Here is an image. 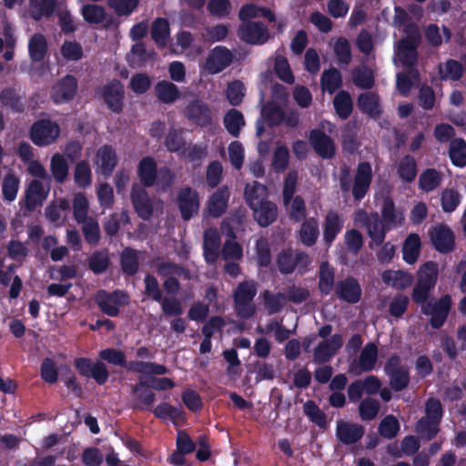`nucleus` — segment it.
<instances>
[{
	"label": "nucleus",
	"instance_id": "nucleus-1",
	"mask_svg": "<svg viewBox=\"0 0 466 466\" xmlns=\"http://www.w3.org/2000/svg\"><path fill=\"white\" fill-rule=\"evenodd\" d=\"M372 177V168L369 162L362 161L358 164L353 180L350 167L343 166L339 178L340 190L343 194L351 191L354 201L360 203L368 194Z\"/></svg>",
	"mask_w": 466,
	"mask_h": 466
},
{
	"label": "nucleus",
	"instance_id": "nucleus-2",
	"mask_svg": "<svg viewBox=\"0 0 466 466\" xmlns=\"http://www.w3.org/2000/svg\"><path fill=\"white\" fill-rule=\"evenodd\" d=\"M310 263V258L305 251L292 248H283L276 258L277 268L283 275L291 274L296 269L303 275L309 270Z\"/></svg>",
	"mask_w": 466,
	"mask_h": 466
},
{
	"label": "nucleus",
	"instance_id": "nucleus-3",
	"mask_svg": "<svg viewBox=\"0 0 466 466\" xmlns=\"http://www.w3.org/2000/svg\"><path fill=\"white\" fill-rule=\"evenodd\" d=\"M257 295V284L254 280L239 282L233 293L234 308L237 315L244 319H250L256 312L252 301Z\"/></svg>",
	"mask_w": 466,
	"mask_h": 466
},
{
	"label": "nucleus",
	"instance_id": "nucleus-4",
	"mask_svg": "<svg viewBox=\"0 0 466 466\" xmlns=\"http://www.w3.org/2000/svg\"><path fill=\"white\" fill-rule=\"evenodd\" d=\"M60 135L59 125L49 119L41 118L34 122L29 130L31 141L37 147L50 146Z\"/></svg>",
	"mask_w": 466,
	"mask_h": 466
},
{
	"label": "nucleus",
	"instance_id": "nucleus-5",
	"mask_svg": "<svg viewBox=\"0 0 466 466\" xmlns=\"http://www.w3.org/2000/svg\"><path fill=\"white\" fill-rule=\"evenodd\" d=\"M355 219L364 221L368 236L370 238L369 247L371 249L380 247L384 243L387 231L391 229L381 221L377 212H373L369 216L365 210L360 209L356 212Z\"/></svg>",
	"mask_w": 466,
	"mask_h": 466
},
{
	"label": "nucleus",
	"instance_id": "nucleus-6",
	"mask_svg": "<svg viewBox=\"0 0 466 466\" xmlns=\"http://www.w3.org/2000/svg\"><path fill=\"white\" fill-rule=\"evenodd\" d=\"M96 303L99 309L109 317H117L120 307L129 303V296L127 292L116 289L108 292L106 289H99L95 296Z\"/></svg>",
	"mask_w": 466,
	"mask_h": 466
},
{
	"label": "nucleus",
	"instance_id": "nucleus-7",
	"mask_svg": "<svg viewBox=\"0 0 466 466\" xmlns=\"http://www.w3.org/2000/svg\"><path fill=\"white\" fill-rule=\"evenodd\" d=\"M74 366L81 376L92 378L98 385H104L108 380L109 371L100 360L94 362L91 359L80 357L75 359Z\"/></svg>",
	"mask_w": 466,
	"mask_h": 466
},
{
	"label": "nucleus",
	"instance_id": "nucleus-8",
	"mask_svg": "<svg viewBox=\"0 0 466 466\" xmlns=\"http://www.w3.org/2000/svg\"><path fill=\"white\" fill-rule=\"evenodd\" d=\"M451 308V298L446 294L435 302H429L423 305L421 312L424 315H431L430 325L434 329H441L449 316Z\"/></svg>",
	"mask_w": 466,
	"mask_h": 466
},
{
	"label": "nucleus",
	"instance_id": "nucleus-9",
	"mask_svg": "<svg viewBox=\"0 0 466 466\" xmlns=\"http://www.w3.org/2000/svg\"><path fill=\"white\" fill-rule=\"evenodd\" d=\"M78 81L71 74H66L58 79L51 90V99L56 105H62L71 102L76 96Z\"/></svg>",
	"mask_w": 466,
	"mask_h": 466
},
{
	"label": "nucleus",
	"instance_id": "nucleus-10",
	"mask_svg": "<svg viewBox=\"0 0 466 466\" xmlns=\"http://www.w3.org/2000/svg\"><path fill=\"white\" fill-rule=\"evenodd\" d=\"M177 204L184 221H188L198 215L200 208L199 195L196 189L187 186L179 189Z\"/></svg>",
	"mask_w": 466,
	"mask_h": 466
},
{
	"label": "nucleus",
	"instance_id": "nucleus-11",
	"mask_svg": "<svg viewBox=\"0 0 466 466\" xmlns=\"http://www.w3.org/2000/svg\"><path fill=\"white\" fill-rule=\"evenodd\" d=\"M101 96L107 108L115 113L121 114L124 109L125 87L118 79H113L102 87Z\"/></svg>",
	"mask_w": 466,
	"mask_h": 466
},
{
	"label": "nucleus",
	"instance_id": "nucleus-12",
	"mask_svg": "<svg viewBox=\"0 0 466 466\" xmlns=\"http://www.w3.org/2000/svg\"><path fill=\"white\" fill-rule=\"evenodd\" d=\"M429 237L434 248L441 254H449L455 248V235L446 224H439L429 230Z\"/></svg>",
	"mask_w": 466,
	"mask_h": 466
},
{
	"label": "nucleus",
	"instance_id": "nucleus-13",
	"mask_svg": "<svg viewBox=\"0 0 466 466\" xmlns=\"http://www.w3.org/2000/svg\"><path fill=\"white\" fill-rule=\"evenodd\" d=\"M238 37L250 45H264L270 38L268 26L262 22L241 24L238 29Z\"/></svg>",
	"mask_w": 466,
	"mask_h": 466
},
{
	"label": "nucleus",
	"instance_id": "nucleus-14",
	"mask_svg": "<svg viewBox=\"0 0 466 466\" xmlns=\"http://www.w3.org/2000/svg\"><path fill=\"white\" fill-rule=\"evenodd\" d=\"M309 144L315 153L323 159H330L336 154L334 140L320 128H313L309 131Z\"/></svg>",
	"mask_w": 466,
	"mask_h": 466
},
{
	"label": "nucleus",
	"instance_id": "nucleus-15",
	"mask_svg": "<svg viewBox=\"0 0 466 466\" xmlns=\"http://www.w3.org/2000/svg\"><path fill=\"white\" fill-rule=\"evenodd\" d=\"M420 43V35L415 28L413 33H409L401 38L398 44V53L403 66L413 67L418 60L417 49Z\"/></svg>",
	"mask_w": 466,
	"mask_h": 466
},
{
	"label": "nucleus",
	"instance_id": "nucleus-16",
	"mask_svg": "<svg viewBox=\"0 0 466 466\" xmlns=\"http://www.w3.org/2000/svg\"><path fill=\"white\" fill-rule=\"evenodd\" d=\"M342 346L343 338L339 333L333 334L329 339H323L314 350V362L317 364L329 362Z\"/></svg>",
	"mask_w": 466,
	"mask_h": 466
},
{
	"label": "nucleus",
	"instance_id": "nucleus-17",
	"mask_svg": "<svg viewBox=\"0 0 466 466\" xmlns=\"http://www.w3.org/2000/svg\"><path fill=\"white\" fill-rule=\"evenodd\" d=\"M131 201L137 216L143 220H148L153 215V204L147 191L138 184H133Z\"/></svg>",
	"mask_w": 466,
	"mask_h": 466
},
{
	"label": "nucleus",
	"instance_id": "nucleus-18",
	"mask_svg": "<svg viewBox=\"0 0 466 466\" xmlns=\"http://www.w3.org/2000/svg\"><path fill=\"white\" fill-rule=\"evenodd\" d=\"M378 360V347L373 342H369L362 349L358 361L350 364L349 371L354 375L361 372H369L374 370Z\"/></svg>",
	"mask_w": 466,
	"mask_h": 466
},
{
	"label": "nucleus",
	"instance_id": "nucleus-19",
	"mask_svg": "<svg viewBox=\"0 0 466 466\" xmlns=\"http://www.w3.org/2000/svg\"><path fill=\"white\" fill-rule=\"evenodd\" d=\"M365 434V427L359 423L339 420L336 425V437L344 445L359 442Z\"/></svg>",
	"mask_w": 466,
	"mask_h": 466
},
{
	"label": "nucleus",
	"instance_id": "nucleus-20",
	"mask_svg": "<svg viewBox=\"0 0 466 466\" xmlns=\"http://www.w3.org/2000/svg\"><path fill=\"white\" fill-rule=\"evenodd\" d=\"M361 287L359 281L353 277H348L339 280L335 285L337 298L350 304H355L361 298Z\"/></svg>",
	"mask_w": 466,
	"mask_h": 466
},
{
	"label": "nucleus",
	"instance_id": "nucleus-21",
	"mask_svg": "<svg viewBox=\"0 0 466 466\" xmlns=\"http://www.w3.org/2000/svg\"><path fill=\"white\" fill-rule=\"evenodd\" d=\"M185 116L199 127H208L211 124L212 115L209 106L204 102L195 99L186 106Z\"/></svg>",
	"mask_w": 466,
	"mask_h": 466
},
{
	"label": "nucleus",
	"instance_id": "nucleus-22",
	"mask_svg": "<svg viewBox=\"0 0 466 466\" xmlns=\"http://www.w3.org/2000/svg\"><path fill=\"white\" fill-rule=\"evenodd\" d=\"M229 196V190L227 186L218 187L211 194L207 203L208 215L212 218L221 217L228 208Z\"/></svg>",
	"mask_w": 466,
	"mask_h": 466
},
{
	"label": "nucleus",
	"instance_id": "nucleus-23",
	"mask_svg": "<svg viewBox=\"0 0 466 466\" xmlns=\"http://www.w3.org/2000/svg\"><path fill=\"white\" fill-rule=\"evenodd\" d=\"M233 56L226 46H216L207 58V66L213 73H219L227 68L232 62Z\"/></svg>",
	"mask_w": 466,
	"mask_h": 466
},
{
	"label": "nucleus",
	"instance_id": "nucleus-24",
	"mask_svg": "<svg viewBox=\"0 0 466 466\" xmlns=\"http://www.w3.org/2000/svg\"><path fill=\"white\" fill-rule=\"evenodd\" d=\"M149 381L140 380L132 386V393L137 396V402L133 409L140 410H150L156 400V394L149 390Z\"/></svg>",
	"mask_w": 466,
	"mask_h": 466
},
{
	"label": "nucleus",
	"instance_id": "nucleus-25",
	"mask_svg": "<svg viewBox=\"0 0 466 466\" xmlns=\"http://www.w3.org/2000/svg\"><path fill=\"white\" fill-rule=\"evenodd\" d=\"M157 162L152 157H143L137 166V177L143 187H151L156 184L157 175Z\"/></svg>",
	"mask_w": 466,
	"mask_h": 466
},
{
	"label": "nucleus",
	"instance_id": "nucleus-26",
	"mask_svg": "<svg viewBox=\"0 0 466 466\" xmlns=\"http://www.w3.org/2000/svg\"><path fill=\"white\" fill-rule=\"evenodd\" d=\"M48 191L45 189L43 183L37 179L30 182L25 190V208L28 211H34L37 206L42 205L46 198Z\"/></svg>",
	"mask_w": 466,
	"mask_h": 466
},
{
	"label": "nucleus",
	"instance_id": "nucleus-27",
	"mask_svg": "<svg viewBox=\"0 0 466 466\" xmlns=\"http://www.w3.org/2000/svg\"><path fill=\"white\" fill-rule=\"evenodd\" d=\"M344 221L341 217L335 211L329 210L326 217L323 225V240L330 246L337 236L343 228Z\"/></svg>",
	"mask_w": 466,
	"mask_h": 466
},
{
	"label": "nucleus",
	"instance_id": "nucleus-28",
	"mask_svg": "<svg viewBox=\"0 0 466 466\" xmlns=\"http://www.w3.org/2000/svg\"><path fill=\"white\" fill-rule=\"evenodd\" d=\"M253 217L257 223L266 228L275 222L278 218V207L275 203L267 200L251 208Z\"/></svg>",
	"mask_w": 466,
	"mask_h": 466
},
{
	"label": "nucleus",
	"instance_id": "nucleus-29",
	"mask_svg": "<svg viewBox=\"0 0 466 466\" xmlns=\"http://www.w3.org/2000/svg\"><path fill=\"white\" fill-rule=\"evenodd\" d=\"M96 157L101 173L109 177L117 165V156L115 149L110 145H104L98 148Z\"/></svg>",
	"mask_w": 466,
	"mask_h": 466
},
{
	"label": "nucleus",
	"instance_id": "nucleus-30",
	"mask_svg": "<svg viewBox=\"0 0 466 466\" xmlns=\"http://www.w3.org/2000/svg\"><path fill=\"white\" fill-rule=\"evenodd\" d=\"M381 278L385 284L397 290H404L413 282L411 274L403 270H385Z\"/></svg>",
	"mask_w": 466,
	"mask_h": 466
},
{
	"label": "nucleus",
	"instance_id": "nucleus-31",
	"mask_svg": "<svg viewBox=\"0 0 466 466\" xmlns=\"http://www.w3.org/2000/svg\"><path fill=\"white\" fill-rule=\"evenodd\" d=\"M319 236V223L317 218L310 217L302 221L299 230V240L306 247H312L316 244Z\"/></svg>",
	"mask_w": 466,
	"mask_h": 466
},
{
	"label": "nucleus",
	"instance_id": "nucleus-32",
	"mask_svg": "<svg viewBox=\"0 0 466 466\" xmlns=\"http://www.w3.org/2000/svg\"><path fill=\"white\" fill-rule=\"evenodd\" d=\"M244 197L247 205L252 208L268 200V188L261 183L253 181L252 184L246 185Z\"/></svg>",
	"mask_w": 466,
	"mask_h": 466
},
{
	"label": "nucleus",
	"instance_id": "nucleus-33",
	"mask_svg": "<svg viewBox=\"0 0 466 466\" xmlns=\"http://www.w3.org/2000/svg\"><path fill=\"white\" fill-rule=\"evenodd\" d=\"M421 241L417 233H410L405 238L402 245V258L403 260L412 265L417 260L420 254Z\"/></svg>",
	"mask_w": 466,
	"mask_h": 466
},
{
	"label": "nucleus",
	"instance_id": "nucleus-34",
	"mask_svg": "<svg viewBox=\"0 0 466 466\" xmlns=\"http://www.w3.org/2000/svg\"><path fill=\"white\" fill-rule=\"evenodd\" d=\"M220 237L216 229H208L204 233V257L207 262L213 263L218 259Z\"/></svg>",
	"mask_w": 466,
	"mask_h": 466
},
{
	"label": "nucleus",
	"instance_id": "nucleus-35",
	"mask_svg": "<svg viewBox=\"0 0 466 466\" xmlns=\"http://www.w3.org/2000/svg\"><path fill=\"white\" fill-rule=\"evenodd\" d=\"M343 83L340 71L335 67L325 69L320 76V87L323 92L334 94Z\"/></svg>",
	"mask_w": 466,
	"mask_h": 466
},
{
	"label": "nucleus",
	"instance_id": "nucleus-36",
	"mask_svg": "<svg viewBox=\"0 0 466 466\" xmlns=\"http://www.w3.org/2000/svg\"><path fill=\"white\" fill-rule=\"evenodd\" d=\"M333 107L340 119H348L353 111V101L350 94L346 90L339 91L333 98Z\"/></svg>",
	"mask_w": 466,
	"mask_h": 466
},
{
	"label": "nucleus",
	"instance_id": "nucleus-37",
	"mask_svg": "<svg viewBox=\"0 0 466 466\" xmlns=\"http://www.w3.org/2000/svg\"><path fill=\"white\" fill-rule=\"evenodd\" d=\"M335 269L329 262H321L319 270L318 289L321 295L328 296L334 289Z\"/></svg>",
	"mask_w": 466,
	"mask_h": 466
},
{
	"label": "nucleus",
	"instance_id": "nucleus-38",
	"mask_svg": "<svg viewBox=\"0 0 466 466\" xmlns=\"http://www.w3.org/2000/svg\"><path fill=\"white\" fill-rule=\"evenodd\" d=\"M155 94L158 100L164 104H172L180 96L178 87L167 80H161L156 84Z\"/></svg>",
	"mask_w": 466,
	"mask_h": 466
},
{
	"label": "nucleus",
	"instance_id": "nucleus-39",
	"mask_svg": "<svg viewBox=\"0 0 466 466\" xmlns=\"http://www.w3.org/2000/svg\"><path fill=\"white\" fill-rule=\"evenodd\" d=\"M47 41L44 35L35 34L31 36L28 43V52L33 62H42L47 54Z\"/></svg>",
	"mask_w": 466,
	"mask_h": 466
},
{
	"label": "nucleus",
	"instance_id": "nucleus-40",
	"mask_svg": "<svg viewBox=\"0 0 466 466\" xmlns=\"http://www.w3.org/2000/svg\"><path fill=\"white\" fill-rule=\"evenodd\" d=\"M358 106L361 112L371 117H378L381 114L379 96L376 93H362L358 97Z\"/></svg>",
	"mask_w": 466,
	"mask_h": 466
},
{
	"label": "nucleus",
	"instance_id": "nucleus-41",
	"mask_svg": "<svg viewBox=\"0 0 466 466\" xmlns=\"http://www.w3.org/2000/svg\"><path fill=\"white\" fill-rule=\"evenodd\" d=\"M120 266L124 274L135 276L139 269L137 251L130 247L125 248L120 253Z\"/></svg>",
	"mask_w": 466,
	"mask_h": 466
},
{
	"label": "nucleus",
	"instance_id": "nucleus-42",
	"mask_svg": "<svg viewBox=\"0 0 466 466\" xmlns=\"http://www.w3.org/2000/svg\"><path fill=\"white\" fill-rule=\"evenodd\" d=\"M397 173L403 182H413L418 173L417 162L415 158L410 155H405L402 157L398 164Z\"/></svg>",
	"mask_w": 466,
	"mask_h": 466
},
{
	"label": "nucleus",
	"instance_id": "nucleus-43",
	"mask_svg": "<svg viewBox=\"0 0 466 466\" xmlns=\"http://www.w3.org/2000/svg\"><path fill=\"white\" fill-rule=\"evenodd\" d=\"M154 416L159 420H170L174 424L184 420V411L181 407H175L168 402L158 404L153 410Z\"/></svg>",
	"mask_w": 466,
	"mask_h": 466
},
{
	"label": "nucleus",
	"instance_id": "nucleus-44",
	"mask_svg": "<svg viewBox=\"0 0 466 466\" xmlns=\"http://www.w3.org/2000/svg\"><path fill=\"white\" fill-rule=\"evenodd\" d=\"M157 272L160 277L165 279L169 277H179L185 280L191 279L189 269L171 261H164L157 264Z\"/></svg>",
	"mask_w": 466,
	"mask_h": 466
},
{
	"label": "nucleus",
	"instance_id": "nucleus-45",
	"mask_svg": "<svg viewBox=\"0 0 466 466\" xmlns=\"http://www.w3.org/2000/svg\"><path fill=\"white\" fill-rule=\"evenodd\" d=\"M442 181L441 173L435 168H426L419 177V187L423 192H431L438 188Z\"/></svg>",
	"mask_w": 466,
	"mask_h": 466
},
{
	"label": "nucleus",
	"instance_id": "nucleus-46",
	"mask_svg": "<svg viewBox=\"0 0 466 466\" xmlns=\"http://www.w3.org/2000/svg\"><path fill=\"white\" fill-rule=\"evenodd\" d=\"M261 116L268 127H274L283 123L285 112L281 106L276 103L268 102L262 106Z\"/></svg>",
	"mask_w": 466,
	"mask_h": 466
},
{
	"label": "nucleus",
	"instance_id": "nucleus-47",
	"mask_svg": "<svg viewBox=\"0 0 466 466\" xmlns=\"http://www.w3.org/2000/svg\"><path fill=\"white\" fill-rule=\"evenodd\" d=\"M449 157L453 166L466 167V141L463 138H454L450 142Z\"/></svg>",
	"mask_w": 466,
	"mask_h": 466
},
{
	"label": "nucleus",
	"instance_id": "nucleus-48",
	"mask_svg": "<svg viewBox=\"0 0 466 466\" xmlns=\"http://www.w3.org/2000/svg\"><path fill=\"white\" fill-rule=\"evenodd\" d=\"M439 276V265L437 262L429 260L423 263L418 270L417 282L434 288Z\"/></svg>",
	"mask_w": 466,
	"mask_h": 466
},
{
	"label": "nucleus",
	"instance_id": "nucleus-49",
	"mask_svg": "<svg viewBox=\"0 0 466 466\" xmlns=\"http://www.w3.org/2000/svg\"><path fill=\"white\" fill-rule=\"evenodd\" d=\"M223 123L227 131L233 137H238L240 130L245 125L244 116L238 109H229L224 116Z\"/></svg>",
	"mask_w": 466,
	"mask_h": 466
},
{
	"label": "nucleus",
	"instance_id": "nucleus-50",
	"mask_svg": "<svg viewBox=\"0 0 466 466\" xmlns=\"http://www.w3.org/2000/svg\"><path fill=\"white\" fill-rule=\"evenodd\" d=\"M151 37L157 45L165 46L170 35L169 23L167 19L158 17L154 20L151 25Z\"/></svg>",
	"mask_w": 466,
	"mask_h": 466
},
{
	"label": "nucleus",
	"instance_id": "nucleus-51",
	"mask_svg": "<svg viewBox=\"0 0 466 466\" xmlns=\"http://www.w3.org/2000/svg\"><path fill=\"white\" fill-rule=\"evenodd\" d=\"M380 410V403L378 400L366 397L360 401L358 406L359 416L363 421H370L374 420Z\"/></svg>",
	"mask_w": 466,
	"mask_h": 466
},
{
	"label": "nucleus",
	"instance_id": "nucleus-52",
	"mask_svg": "<svg viewBox=\"0 0 466 466\" xmlns=\"http://www.w3.org/2000/svg\"><path fill=\"white\" fill-rule=\"evenodd\" d=\"M440 424L437 421L421 417L415 424V431L423 441H431L440 431Z\"/></svg>",
	"mask_w": 466,
	"mask_h": 466
},
{
	"label": "nucleus",
	"instance_id": "nucleus-53",
	"mask_svg": "<svg viewBox=\"0 0 466 466\" xmlns=\"http://www.w3.org/2000/svg\"><path fill=\"white\" fill-rule=\"evenodd\" d=\"M98 356L100 360L109 364L125 368L129 371L130 361L127 360V356L124 351L115 348H106L100 350Z\"/></svg>",
	"mask_w": 466,
	"mask_h": 466
},
{
	"label": "nucleus",
	"instance_id": "nucleus-54",
	"mask_svg": "<svg viewBox=\"0 0 466 466\" xmlns=\"http://www.w3.org/2000/svg\"><path fill=\"white\" fill-rule=\"evenodd\" d=\"M50 169L56 183L63 184L67 178L69 167L65 157L59 153L52 157Z\"/></svg>",
	"mask_w": 466,
	"mask_h": 466
},
{
	"label": "nucleus",
	"instance_id": "nucleus-55",
	"mask_svg": "<svg viewBox=\"0 0 466 466\" xmlns=\"http://www.w3.org/2000/svg\"><path fill=\"white\" fill-rule=\"evenodd\" d=\"M129 371L140 374L164 375L168 370L166 366L156 362L130 361Z\"/></svg>",
	"mask_w": 466,
	"mask_h": 466
},
{
	"label": "nucleus",
	"instance_id": "nucleus-56",
	"mask_svg": "<svg viewBox=\"0 0 466 466\" xmlns=\"http://www.w3.org/2000/svg\"><path fill=\"white\" fill-rule=\"evenodd\" d=\"M165 147L167 151L177 153L185 149L186 140L183 136L182 128L171 127L165 137Z\"/></svg>",
	"mask_w": 466,
	"mask_h": 466
},
{
	"label": "nucleus",
	"instance_id": "nucleus-57",
	"mask_svg": "<svg viewBox=\"0 0 466 466\" xmlns=\"http://www.w3.org/2000/svg\"><path fill=\"white\" fill-rule=\"evenodd\" d=\"M129 216L127 211L123 210L120 214L112 213L104 222L103 228L105 233L109 237H114L120 229L121 224H128Z\"/></svg>",
	"mask_w": 466,
	"mask_h": 466
},
{
	"label": "nucleus",
	"instance_id": "nucleus-58",
	"mask_svg": "<svg viewBox=\"0 0 466 466\" xmlns=\"http://www.w3.org/2000/svg\"><path fill=\"white\" fill-rule=\"evenodd\" d=\"M305 415L311 422L319 426L320 429L327 428V416L323 410L312 400H309L303 406Z\"/></svg>",
	"mask_w": 466,
	"mask_h": 466
},
{
	"label": "nucleus",
	"instance_id": "nucleus-59",
	"mask_svg": "<svg viewBox=\"0 0 466 466\" xmlns=\"http://www.w3.org/2000/svg\"><path fill=\"white\" fill-rule=\"evenodd\" d=\"M110 266L108 254L103 250H96L88 258V268L96 275L102 274Z\"/></svg>",
	"mask_w": 466,
	"mask_h": 466
},
{
	"label": "nucleus",
	"instance_id": "nucleus-60",
	"mask_svg": "<svg viewBox=\"0 0 466 466\" xmlns=\"http://www.w3.org/2000/svg\"><path fill=\"white\" fill-rule=\"evenodd\" d=\"M353 84L361 89H371L374 86L375 79L372 71L364 67H356L352 71Z\"/></svg>",
	"mask_w": 466,
	"mask_h": 466
},
{
	"label": "nucleus",
	"instance_id": "nucleus-61",
	"mask_svg": "<svg viewBox=\"0 0 466 466\" xmlns=\"http://www.w3.org/2000/svg\"><path fill=\"white\" fill-rule=\"evenodd\" d=\"M0 102L4 106L10 107L15 112H23L24 104L14 87H5L0 93Z\"/></svg>",
	"mask_w": 466,
	"mask_h": 466
},
{
	"label": "nucleus",
	"instance_id": "nucleus-62",
	"mask_svg": "<svg viewBox=\"0 0 466 466\" xmlns=\"http://www.w3.org/2000/svg\"><path fill=\"white\" fill-rule=\"evenodd\" d=\"M89 203L84 193H76L73 199V217L77 223L86 222L88 217Z\"/></svg>",
	"mask_w": 466,
	"mask_h": 466
},
{
	"label": "nucleus",
	"instance_id": "nucleus-63",
	"mask_svg": "<svg viewBox=\"0 0 466 466\" xmlns=\"http://www.w3.org/2000/svg\"><path fill=\"white\" fill-rule=\"evenodd\" d=\"M400 429V422L394 415L385 416L379 424V433L382 438L391 440L397 436Z\"/></svg>",
	"mask_w": 466,
	"mask_h": 466
},
{
	"label": "nucleus",
	"instance_id": "nucleus-64",
	"mask_svg": "<svg viewBox=\"0 0 466 466\" xmlns=\"http://www.w3.org/2000/svg\"><path fill=\"white\" fill-rule=\"evenodd\" d=\"M83 18L88 24H100L106 16V9L102 5L86 4L81 9Z\"/></svg>",
	"mask_w": 466,
	"mask_h": 466
}]
</instances>
